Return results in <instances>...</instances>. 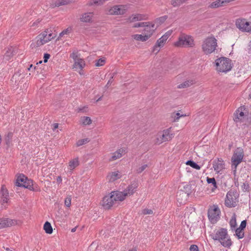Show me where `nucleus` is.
Returning <instances> with one entry per match:
<instances>
[{
    "label": "nucleus",
    "instance_id": "f257e3e1",
    "mask_svg": "<svg viewBox=\"0 0 251 251\" xmlns=\"http://www.w3.org/2000/svg\"><path fill=\"white\" fill-rule=\"evenodd\" d=\"M212 238L214 240H218L225 247L229 248L232 245V241L227 234L226 228H221L214 235H211Z\"/></svg>",
    "mask_w": 251,
    "mask_h": 251
},
{
    "label": "nucleus",
    "instance_id": "f03ea898",
    "mask_svg": "<svg viewBox=\"0 0 251 251\" xmlns=\"http://www.w3.org/2000/svg\"><path fill=\"white\" fill-rule=\"evenodd\" d=\"M55 36V34L50 33L48 30H45L37 37V41L35 43H32L31 47L32 48L40 47L50 41Z\"/></svg>",
    "mask_w": 251,
    "mask_h": 251
},
{
    "label": "nucleus",
    "instance_id": "7ed1b4c3",
    "mask_svg": "<svg viewBox=\"0 0 251 251\" xmlns=\"http://www.w3.org/2000/svg\"><path fill=\"white\" fill-rule=\"evenodd\" d=\"M231 60L225 57H221L215 60L216 70L218 72L227 73L232 68Z\"/></svg>",
    "mask_w": 251,
    "mask_h": 251
},
{
    "label": "nucleus",
    "instance_id": "20e7f679",
    "mask_svg": "<svg viewBox=\"0 0 251 251\" xmlns=\"http://www.w3.org/2000/svg\"><path fill=\"white\" fill-rule=\"evenodd\" d=\"M244 151L243 148H237L234 151L231 158L232 170L236 172L237 166L243 161Z\"/></svg>",
    "mask_w": 251,
    "mask_h": 251
},
{
    "label": "nucleus",
    "instance_id": "39448f33",
    "mask_svg": "<svg viewBox=\"0 0 251 251\" xmlns=\"http://www.w3.org/2000/svg\"><path fill=\"white\" fill-rule=\"evenodd\" d=\"M217 44V40L215 37H207L204 40L202 45V51L206 54H211L215 51Z\"/></svg>",
    "mask_w": 251,
    "mask_h": 251
},
{
    "label": "nucleus",
    "instance_id": "423d86ee",
    "mask_svg": "<svg viewBox=\"0 0 251 251\" xmlns=\"http://www.w3.org/2000/svg\"><path fill=\"white\" fill-rule=\"evenodd\" d=\"M175 45L178 47H192L194 45V40L191 36L182 34L179 37L178 40L175 43Z\"/></svg>",
    "mask_w": 251,
    "mask_h": 251
},
{
    "label": "nucleus",
    "instance_id": "0eeeda50",
    "mask_svg": "<svg viewBox=\"0 0 251 251\" xmlns=\"http://www.w3.org/2000/svg\"><path fill=\"white\" fill-rule=\"evenodd\" d=\"M238 195L236 190H230L226 194L225 199V205L228 207H234L236 205Z\"/></svg>",
    "mask_w": 251,
    "mask_h": 251
},
{
    "label": "nucleus",
    "instance_id": "6e6552de",
    "mask_svg": "<svg viewBox=\"0 0 251 251\" xmlns=\"http://www.w3.org/2000/svg\"><path fill=\"white\" fill-rule=\"evenodd\" d=\"M236 27L242 31H251V23L247 22L245 19H238L236 20Z\"/></svg>",
    "mask_w": 251,
    "mask_h": 251
},
{
    "label": "nucleus",
    "instance_id": "1a4fd4ad",
    "mask_svg": "<svg viewBox=\"0 0 251 251\" xmlns=\"http://www.w3.org/2000/svg\"><path fill=\"white\" fill-rule=\"evenodd\" d=\"M220 213L221 211L218 206L213 205L208 209V217L211 221H216L220 218Z\"/></svg>",
    "mask_w": 251,
    "mask_h": 251
},
{
    "label": "nucleus",
    "instance_id": "9d476101",
    "mask_svg": "<svg viewBox=\"0 0 251 251\" xmlns=\"http://www.w3.org/2000/svg\"><path fill=\"white\" fill-rule=\"evenodd\" d=\"M192 192V185L185 184L183 186V189H180L177 193L176 197L177 201L180 199L181 195H184L185 198H187Z\"/></svg>",
    "mask_w": 251,
    "mask_h": 251
},
{
    "label": "nucleus",
    "instance_id": "9b49d317",
    "mask_svg": "<svg viewBox=\"0 0 251 251\" xmlns=\"http://www.w3.org/2000/svg\"><path fill=\"white\" fill-rule=\"evenodd\" d=\"M124 7V5H114L108 10V14L111 15H124L126 12Z\"/></svg>",
    "mask_w": 251,
    "mask_h": 251
},
{
    "label": "nucleus",
    "instance_id": "f8f14e48",
    "mask_svg": "<svg viewBox=\"0 0 251 251\" xmlns=\"http://www.w3.org/2000/svg\"><path fill=\"white\" fill-rule=\"evenodd\" d=\"M246 116L244 112L242 111V108H238L234 113L233 120L236 123L243 122L245 119Z\"/></svg>",
    "mask_w": 251,
    "mask_h": 251
},
{
    "label": "nucleus",
    "instance_id": "ddd939ff",
    "mask_svg": "<svg viewBox=\"0 0 251 251\" xmlns=\"http://www.w3.org/2000/svg\"><path fill=\"white\" fill-rule=\"evenodd\" d=\"M110 194H111L112 196L113 200L114 201V202L118 201H123L125 199L126 196H127V194H125L124 191H112L110 193Z\"/></svg>",
    "mask_w": 251,
    "mask_h": 251
},
{
    "label": "nucleus",
    "instance_id": "4468645a",
    "mask_svg": "<svg viewBox=\"0 0 251 251\" xmlns=\"http://www.w3.org/2000/svg\"><path fill=\"white\" fill-rule=\"evenodd\" d=\"M225 163L221 158H217L213 162V167L214 171L217 173H220L225 168Z\"/></svg>",
    "mask_w": 251,
    "mask_h": 251
},
{
    "label": "nucleus",
    "instance_id": "2eb2a0df",
    "mask_svg": "<svg viewBox=\"0 0 251 251\" xmlns=\"http://www.w3.org/2000/svg\"><path fill=\"white\" fill-rule=\"evenodd\" d=\"M114 201L113 200L112 196L109 194L108 196L103 197L102 201V205L106 209H110L114 204Z\"/></svg>",
    "mask_w": 251,
    "mask_h": 251
},
{
    "label": "nucleus",
    "instance_id": "dca6fc26",
    "mask_svg": "<svg viewBox=\"0 0 251 251\" xmlns=\"http://www.w3.org/2000/svg\"><path fill=\"white\" fill-rule=\"evenodd\" d=\"M17 224V221L8 218L0 219V229Z\"/></svg>",
    "mask_w": 251,
    "mask_h": 251
},
{
    "label": "nucleus",
    "instance_id": "f3484780",
    "mask_svg": "<svg viewBox=\"0 0 251 251\" xmlns=\"http://www.w3.org/2000/svg\"><path fill=\"white\" fill-rule=\"evenodd\" d=\"M166 40V38H165L163 36L158 39L156 41V43H155V45L153 46L152 52H155V53H157L159 50V48L164 46V43Z\"/></svg>",
    "mask_w": 251,
    "mask_h": 251
},
{
    "label": "nucleus",
    "instance_id": "a211bd4d",
    "mask_svg": "<svg viewBox=\"0 0 251 251\" xmlns=\"http://www.w3.org/2000/svg\"><path fill=\"white\" fill-rule=\"evenodd\" d=\"M17 48L10 47L8 48L6 52L4 55V59L8 61L11 59V58L17 53Z\"/></svg>",
    "mask_w": 251,
    "mask_h": 251
},
{
    "label": "nucleus",
    "instance_id": "6ab92c4d",
    "mask_svg": "<svg viewBox=\"0 0 251 251\" xmlns=\"http://www.w3.org/2000/svg\"><path fill=\"white\" fill-rule=\"evenodd\" d=\"M85 66V62L84 59L81 58L77 59V60L74 61L73 68L75 71L77 70H82Z\"/></svg>",
    "mask_w": 251,
    "mask_h": 251
},
{
    "label": "nucleus",
    "instance_id": "aec40b11",
    "mask_svg": "<svg viewBox=\"0 0 251 251\" xmlns=\"http://www.w3.org/2000/svg\"><path fill=\"white\" fill-rule=\"evenodd\" d=\"M137 187L138 183L136 182H134L129 185L124 191L125 194H127V196H130L132 195L136 191V189L137 188Z\"/></svg>",
    "mask_w": 251,
    "mask_h": 251
},
{
    "label": "nucleus",
    "instance_id": "412c9836",
    "mask_svg": "<svg viewBox=\"0 0 251 251\" xmlns=\"http://www.w3.org/2000/svg\"><path fill=\"white\" fill-rule=\"evenodd\" d=\"M156 29L155 25L150 23L149 24L146 26L144 29V34L149 36V38L152 35L154 30Z\"/></svg>",
    "mask_w": 251,
    "mask_h": 251
},
{
    "label": "nucleus",
    "instance_id": "4be33fe9",
    "mask_svg": "<svg viewBox=\"0 0 251 251\" xmlns=\"http://www.w3.org/2000/svg\"><path fill=\"white\" fill-rule=\"evenodd\" d=\"M172 134H170V130L168 129L164 130L160 137L161 142L171 140L172 139Z\"/></svg>",
    "mask_w": 251,
    "mask_h": 251
},
{
    "label": "nucleus",
    "instance_id": "5701e85b",
    "mask_svg": "<svg viewBox=\"0 0 251 251\" xmlns=\"http://www.w3.org/2000/svg\"><path fill=\"white\" fill-rule=\"evenodd\" d=\"M146 16L145 15L137 14L136 15H132L131 17H130L128 20L130 22H134L135 21H141L146 20Z\"/></svg>",
    "mask_w": 251,
    "mask_h": 251
},
{
    "label": "nucleus",
    "instance_id": "b1692460",
    "mask_svg": "<svg viewBox=\"0 0 251 251\" xmlns=\"http://www.w3.org/2000/svg\"><path fill=\"white\" fill-rule=\"evenodd\" d=\"M79 165V161L77 158H75L73 160L70 161L69 163V168L68 169L70 171H68L70 174H71V171L74 170L75 167H76Z\"/></svg>",
    "mask_w": 251,
    "mask_h": 251
},
{
    "label": "nucleus",
    "instance_id": "393cba45",
    "mask_svg": "<svg viewBox=\"0 0 251 251\" xmlns=\"http://www.w3.org/2000/svg\"><path fill=\"white\" fill-rule=\"evenodd\" d=\"M27 180V177L23 174H20L17 177L16 182V186L18 187H22V183H24L25 180Z\"/></svg>",
    "mask_w": 251,
    "mask_h": 251
},
{
    "label": "nucleus",
    "instance_id": "a878e982",
    "mask_svg": "<svg viewBox=\"0 0 251 251\" xmlns=\"http://www.w3.org/2000/svg\"><path fill=\"white\" fill-rule=\"evenodd\" d=\"M1 199L3 203H5L7 202L8 198V193L7 192V190L5 189L3 187H2L1 188Z\"/></svg>",
    "mask_w": 251,
    "mask_h": 251
},
{
    "label": "nucleus",
    "instance_id": "bb28decb",
    "mask_svg": "<svg viewBox=\"0 0 251 251\" xmlns=\"http://www.w3.org/2000/svg\"><path fill=\"white\" fill-rule=\"evenodd\" d=\"M144 34V35L141 34H135L133 35V38L137 41L144 42L147 41L149 38V36L145 34Z\"/></svg>",
    "mask_w": 251,
    "mask_h": 251
},
{
    "label": "nucleus",
    "instance_id": "cd10ccee",
    "mask_svg": "<svg viewBox=\"0 0 251 251\" xmlns=\"http://www.w3.org/2000/svg\"><path fill=\"white\" fill-rule=\"evenodd\" d=\"M93 16L92 13H85L82 15L81 21L83 22H90Z\"/></svg>",
    "mask_w": 251,
    "mask_h": 251
},
{
    "label": "nucleus",
    "instance_id": "c85d7f7f",
    "mask_svg": "<svg viewBox=\"0 0 251 251\" xmlns=\"http://www.w3.org/2000/svg\"><path fill=\"white\" fill-rule=\"evenodd\" d=\"M206 181L207 183L211 184L213 185V187L212 188V191H214V190L216 189L217 188V182L214 177H207Z\"/></svg>",
    "mask_w": 251,
    "mask_h": 251
},
{
    "label": "nucleus",
    "instance_id": "c756f323",
    "mask_svg": "<svg viewBox=\"0 0 251 251\" xmlns=\"http://www.w3.org/2000/svg\"><path fill=\"white\" fill-rule=\"evenodd\" d=\"M44 229L45 232L48 234H51L52 232V228L51 226V224L49 222H46L43 227Z\"/></svg>",
    "mask_w": 251,
    "mask_h": 251
},
{
    "label": "nucleus",
    "instance_id": "7c9ffc66",
    "mask_svg": "<svg viewBox=\"0 0 251 251\" xmlns=\"http://www.w3.org/2000/svg\"><path fill=\"white\" fill-rule=\"evenodd\" d=\"M186 164L187 165H189L192 167L194 169H195L196 170H200L201 169V166L197 164L195 162H194L192 160H189L186 161Z\"/></svg>",
    "mask_w": 251,
    "mask_h": 251
},
{
    "label": "nucleus",
    "instance_id": "2f4dec72",
    "mask_svg": "<svg viewBox=\"0 0 251 251\" xmlns=\"http://www.w3.org/2000/svg\"><path fill=\"white\" fill-rule=\"evenodd\" d=\"M22 187L27 188L29 190H33L32 187V181L30 179H28L27 178V180H25V182L24 183H22Z\"/></svg>",
    "mask_w": 251,
    "mask_h": 251
},
{
    "label": "nucleus",
    "instance_id": "473e14b6",
    "mask_svg": "<svg viewBox=\"0 0 251 251\" xmlns=\"http://www.w3.org/2000/svg\"><path fill=\"white\" fill-rule=\"evenodd\" d=\"M193 84V80H188L178 85L177 86V88L179 89L186 88L191 86Z\"/></svg>",
    "mask_w": 251,
    "mask_h": 251
},
{
    "label": "nucleus",
    "instance_id": "72a5a7b5",
    "mask_svg": "<svg viewBox=\"0 0 251 251\" xmlns=\"http://www.w3.org/2000/svg\"><path fill=\"white\" fill-rule=\"evenodd\" d=\"M185 2L186 1L185 0H172L171 4L174 7H178Z\"/></svg>",
    "mask_w": 251,
    "mask_h": 251
},
{
    "label": "nucleus",
    "instance_id": "f704fd0d",
    "mask_svg": "<svg viewBox=\"0 0 251 251\" xmlns=\"http://www.w3.org/2000/svg\"><path fill=\"white\" fill-rule=\"evenodd\" d=\"M229 224L232 230H233V228H235L237 226V223L235 214H234L232 216L229 222Z\"/></svg>",
    "mask_w": 251,
    "mask_h": 251
},
{
    "label": "nucleus",
    "instance_id": "c9c22d12",
    "mask_svg": "<svg viewBox=\"0 0 251 251\" xmlns=\"http://www.w3.org/2000/svg\"><path fill=\"white\" fill-rule=\"evenodd\" d=\"M119 178H120V176H119V174H118V172H112V173L110 176L109 181H111V182L114 181L115 180H116V179H117Z\"/></svg>",
    "mask_w": 251,
    "mask_h": 251
},
{
    "label": "nucleus",
    "instance_id": "e433bc0d",
    "mask_svg": "<svg viewBox=\"0 0 251 251\" xmlns=\"http://www.w3.org/2000/svg\"><path fill=\"white\" fill-rule=\"evenodd\" d=\"M242 190L243 192H250L251 190L250 186L248 181H245L241 186Z\"/></svg>",
    "mask_w": 251,
    "mask_h": 251
},
{
    "label": "nucleus",
    "instance_id": "4c0bfd02",
    "mask_svg": "<svg viewBox=\"0 0 251 251\" xmlns=\"http://www.w3.org/2000/svg\"><path fill=\"white\" fill-rule=\"evenodd\" d=\"M82 123L84 125H89L92 123V120L89 117H83L81 118Z\"/></svg>",
    "mask_w": 251,
    "mask_h": 251
},
{
    "label": "nucleus",
    "instance_id": "58836bf2",
    "mask_svg": "<svg viewBox=\"0 0 251 251\" xmlns=\"http://www.w3.org/2000/svg\"><path fill=\"white\" fill-rule=\"evenodd\" d=\"M104 1H105V0H91V1L89 2V5H101V4H103Z\"/></svg>",
    "mask_w": 251,
    "mask_h": 251
},
{
    "label": "nucleus",
    "instance_id": "ea45409f",
    "mask_svg": "<svg viewBox=\"0 0 251 251\" xmlns=\"http://www.w3.org/2000/svg\"><path fill=\"white\" fill-rule=\"evenodd\" d=\"M89 141L90 140L88 138L80 139L77 142L76 145L77 147H79L85 144H86L87 143H88Z\"/></svg>",
    "mask_w": 251,
    "mask_h": 251
},
{
    "label": "nucleus",
    "instance_id": "a19ab883",
    "mask_svg": "<svg viewBox=\"0 0 251 251\" xmlns=\"http://www.w3.org/2000/svg\"><path fill=\"white\" fill-rule=\"evenodd\" d=\"M235 233L238 239H242L244 236V232L238 228L235 229Z\"/></svg>",
    "mask_w": 251,
    "mask_h": 251
},
{
    "label": "nucleus",
    "instance_id": "79ce46f5",
    "mask_svg": "<svg viewBox=\"0 0 251 251\" xmlns=\"http://www.w3.org/2000/svg\"><path fill=\"white\" fill-rule=\"evenodd\" d=\"M167 18V16H164L157 18L156 20V22L159 23V24L161 25V24L163 23Z\"/></svg>",
    "mask_w": 251,
    "mask_h": 251
},
{
    "label": "nucleus",
    "instance_id": "37998d69",
    "mask_svg": "<svg viewBox=\"0 0 251 251\" xmlns=\"http://www.w3.org/2000/svg\"><path fill=\"white\" fill-rule=\"evenodd\" d=\"M105 62V59L103 58H100L98 59L95 64V66L97 67H100L103 66Z\"/></svg>",
    "mask_w": 251,
    "mask_h": 251
},
{
    "label": "nucleus",
    "instance_id": "c03bdc74",
    "mask_svg": "<svg viewBox=\"0 0 251 251\" xmlns=\"http://www.w3.org/2000/svg\"><path fill=\"white\" fill-rule=\"evenodd\" d=\"M121 153L118 152L117 151H115L112 155L111 157L112 160H115L117 159L120 158L121 157Z\"/></svg>",
    "mask_w": 251,
    "mask_h": 251
},
{
    "label": "nucleus",
    "instance_id": "a18cd8bd",
    "mask_svg": "<svg viewBox=\"0 0 251 251\" xmlns=\"http://www.w3.org/2000/svg\"><path fill=\"white\" fill-rule=\"evenodd\" d=\"M64 204L67 207H70L71 204V196L67 197L64 201Z\"/></svg>",
    "mask_w": 251,
    "mask_h": 251
},
{
    "label": "nucleus",
    "instance_id": "49530a36",
    "mask_svg": "<svg viewBox=\"0 0 251 251\" xmlns=\"http://www.w3.org/2000/svg\"><path fill=\"white\" fill-rule=\"evenodd\" d=\"M246 225H247L246 220H243L241 222L240 226L239 227H238V228L243 231L244 230V229L246 228Z\"/></svg>",
    "mask_w": 251,
    "mask_h": 251
},
{
    "label": "nucleus",
    "instance_id": "de8ad7c7",
    "mask_svg": "<svg viewBox=\"0 0 251 251\" xmlns=\"http://www.w3.org/2000/svg\"><path fill=\"white\" fill-rule=\"evenodd\" d=\"M148 167L147 164H144L143 166L140 167L137 170V172L138 174L141 173L142 172H143L146 168Z\"/></svg>",
    "mask_w": 251,
    "mask_h": 251
},
{
    "label": "nucleus",
    "instance_id": "09e8293b",
    "mask_svg": "<svg viewBox=\"0 0 251 251\" xmlns=\"http://www.w3.org/2000/svg\"><path fill=\"white\" fill-rule=\"evenodd\" d=\"M63 3V0H59L58 1L55 2L54 3H51V6L52 8H54L56 6H59L61 5Z\"/></svg>",
    "mask_w": 251,
    "mask_h": 251
},
{
    "label": "nucleus",
    "instance_id": "8fccbe9b",
    "mask_svg": "<svg viewBox=\"0 0 251 251\" xmlns=\"http://www.w3.org/2000/svg\"><path fill=\"white\" fill-rule=\"evenodd\" d=\"M142 213L144 215L152 214L153 213V211L151 209L145 208L143 210Z\"/></svg>",
    "mask_w": 251,
    "mask_h": 251
},
{
    "label": "nucleus",
    "instance_id": "3c124183",
    "mask_svg": "<svg viewBox=\"0 0 251 251\" xmlns=\"http://www.w3.org/2000/svg\"><path fill=\"white\" fill-rule=\"evenodd\" d=\"M88 111V107L83 106L78 109V112L85 113Z\"/></svg>",
    "mask_w": 251,
    "mask_h": 251
},
{
    "label": "nucleus",
    "instance_id": "603ef678",
    "mask_svg": "<svg viewBox=\"0 0 251 251\" xmlns=\"http://www.w3.org/2000/svg\"><path fill=\"white\" fill-rule=\"evenodd\" d=\"M70 57L72 58L74 61L75 60H77V59H78L77 55L76 52H75V51H73L71 54H70Z\"/></svg>",
    "mask_w": 251,
    "mask_h": 251
},
{
    "label": "nucleus",
    "instance_id": "864d4df0",
    "mask_svg": "<svg viewBox=\"0 0 251 251\" xmlns=\"http://www.w3.org/2000/svg\"><path fill=\"white\" fill-rule=\"evenodd\" d=\"M189 250L190 251H199V248L196 245H192Z\"/></svg>",
    "mask_w": 251,
    "mask_h": 251
},
{
    "label": "nucleus",
    "instance_id": "5fc2aeb1",
    "mask_svg": "<svg viewBox=\"0 0 251 251\" xmlns=\"http://www.w3.org/2000/svg\"><path fill=\"white\" fill-rule=\"evenodd\" d=\"M185 115H180L179 113H176V116L174 117V121H176V120H178L180 117L185 116Z\"/></svg>",
    "mask_w": 251,
    "mask_h": 251
},
{
    "label": "nucleus",
    "instance_id": "6e6d98bb",
    "mask_svg": "<svg viewBox=\"0 0 251 251\" xmlns=\"http://www.w3.org/2000/svg\"><path fill=\"white\" fill-rule=\"evenodd\" d=\"M50 57V54L48 53H45L44 55V62L46 63L48 62V59Z\"/></svg>",
    "mask_w": 251,
    "mask_h": 251
},
{
    "label": "nucleus",
    "instance_id": "4d7b16f0",
    "mask_svg": "<svg viewBox=\"0 0 251 251\" xmlns=\"http://www.w3.org/2000/svg\"><path fill=\"white\" fill-rule=\"evenodd\" d=\"M77 0H64V5L69 3H73L77 1Z\"/></svg>",
    "mask_w": 251,
    "mask_h": 251
},
{
    "label": "nucleus",
    "instance_id": "13d9d810",
    "mask_svg": "<svg viewBox=\"0 0 251 251\" xmlns=\"http://www.w3.org/2000/svg\"><path fill=\"white\" fill-rule=\"evenodd\" d=\"M113 76L114 75L112 76L109 79V80L108 81L107 84H106L105 85V87L106 88H108V87L111 85V84L112 83V81H113Z\"/></svg>",
    "mask_w": 251,
    "mask_h": 251
},
{
    "label": "nucleus",
    "instance_id": "bf43d9fd",
    "mask_svg": "<svg viewBox=\"0 0 251 251\" xmlns=\"http://www.w3.org/2000/svg\"><path fill=\"white\" fill-rule=\"evenodd\" d=\"M72 31V27H69L65 30H64V34H68L70 33Z\"/></svg>",
    "mask_w": 251,
    "mask_h": 251
},
{
    "label": "nucleus",
    "instance_id": "052dcab7",
    "mask_svg": "<svg viewBox=\"0 0 251 251\" xmlns=\"http://www.w3.org/2000/svg\"><path fill=\"white\" fill-rule=\"evenodd\" d=\"M171 33H172V31H168L163 36H164V37L165 38H166V39L167 40V39L169 38V37L171 35Z\"/></svg>",
    "mask_w": 251,
    "mask_h": 251
},
{
    "label": "nucleus",
    "instance_id": "680f3d73",
    "mask_svg": "<svg viewBox=\"0 0 251 251\" xmlns=\"http://www.w3.org/2000/svg\"><path fill=\"white\" fill-rule=\"evenodd\" d=\"M150 22H142L140 23L141 27H146V26H147L149 24Z\"/></svg>",
    "mask_w": 251,
    "mask_h": 251
},
{
    "label": "nucleus",
    "instance_id": "e2e57ef3",
    "mask_svg": "<svg viewBox=\"0 0 251 251\" xmlns=\"http://www.w3.org/2000/svg\"><path fill=\"white\" fill-rule=\"evenodd\" d=\"M71 225V223H70L69 225L67 224L66 227H64V228L65 230H70L71 228V227L70 226V225Z\"/></svg>",
    "mask_w": 251,
    "mask_h": 251
},
{
    "label": "nucleus",
    "instance_id": "0e129e2a",
    "mask_svg": "<svg viewBox=\"0 0 251 251\" xmlns=\"http://www.w3.org/2000/svg\"><path fill=\"white\" fill-rule=\"evenodd\" d=\"M21 75L19 74V73H15L13 77H12V79H16L18 77L20 76Z\"/></svg>",
    "mask_w": 251,
    "mask_h": 251
},
{
    "label": "nucleus",
    "instance_id": "69168bd1",
    "mask_svg": "<svg viewBox=\"0 0 251 251\" xmlns=\"http://www.w3.org/2000/svg\"><path fill=\"white\" fill-rule=\"evenodd\" d=\"M77 227H78V226H75L74 227H72V228L71 227V232H75L76 231V229Z\"/></svg>",
    "mask_w": 251,
    "mask_h": 251
},
{
    "label": "nucleus",
    "instance_id": "338daca9",
    "mask_svg": "<svg viewBox=\"0 0 251 251\" xmlns=\"http://www.w3.org/2000/svg\"><path fill=\"white\" fill-rule=\"evenodd\" d=\"M133 27H141L140 23H136L133 26Z\"/></svg>",
    "mask_w": 251,
    "mask_h": 251
},
{
    "label": "nucleus",
    "instance_id": "774afa93",
    "mask_svg": "<svg viewBox=\"0 0 251 251\" xmlns=\"http://www.w3.org/2000/svg\"><path fill=\"white\" fill-rule=\"evenodd\" d=\"M62 181V178L61 176H59L57 178V182L58 183H61Z\"/></svg>",
    "mask_w": 251,
    "mask_h": 251
}]
</instances>
